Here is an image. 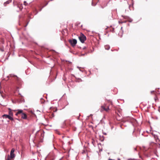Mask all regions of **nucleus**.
<instances>
[{
    "mask_svg": "<svg viewBox=\"0 0 160 160\" xmlns=\"http://www.w3.org/2000/svg\"><path fill=\"white\" fill-rule=\"evenodd\" d=\"M18 112L16 113V115H18V114H21V118L23 119H26L27 118V115L22 112L23 110H18Z\"/></svg>",
    "mask_w": 160,
    "mask_h": 160,
    "instance_id": "1",
    "label": "nucleus"
},
{
    "mask_svg": "<svg viewBox=\"0 0 160 160\" xmlns=\"http://www.w3.org/2000/svg\"><path fill=\"white\" fill-rule=\"evenodd\" d=\"M79 38L81 42L82 43H84L86 39V37L82 34L79 37Z\"/></svg>",
    "mask_w": 160,
    "mask_h": 160,
    "instance_id": "2",
    "label": "nucleus"
},
{
    "mask_svg": "<svg viewBox=\"0 0 160 160\" xmlns=\"http://www.w3.org/2000/svg\"><path fill=\"white\" fill-rule=\"evenodd\" d=\"M106 107V105L105 104H104L103 106H102L101 107L102 109L101 110V111L102 112L103 111H105L106 112H108L109 110V106H108L107 108H105Z\"/></svg>",
    "mask_w": 160,
    "mask_h": 160,
    "instance_id": "3",
    "label": "nucleus"
},
{
    "mask_svg": "<svg viewBox=\"0 0 160 160\" xmlns=\"http://www.w3.org/2000/svg\"><path fill=\"white\" fill-rule=\"evenodd\" d=\"M69 42L72 46L74 47L76 45L77 43V41L76 39H73L72 40H69Z\"/></svg>",
    "mask_w": 160,
    "mask_h": 160,
    "instance_id": "4",
    "label": "nucleus"
},
{
    "mask_svg": "<svg viewBox=\"0 0 160 160\" xmlns=\"http://www.w3.org/2000/svg\"><path fill=\"white\" fill-rule=\"evenodd\" d=\"M15 149L14 148L12 149L10 152V158H13L15 157V154H14V152Z\"/></svg>",
    "mask_w": 160,
    "mask_h": 160,
    "instance_id": "5",
    "label": "nucleus"
},
{
    "mask_svg": "<svg viewBox=\"0 0 160 160\" xmlns=\"http://www.w3.org/2000/svg\"><path fill=\"white\" fill-rule=\"evenodd\" d=\"M2 117L5 118H8L11 120H13V118L9 115L4 114L2 116Z\"/></svg>",
    "mask_w": 160,
    "mask_h": 160,
    "instance_id": "6",
    "label": "nucleus"
},
{
    "mask_svg": "<svg viewBox=\"0 0 160 160\" xmlns=\"http://www.w3.org/2000/svg\"><path fill=\"white\" fill-rule=\"evenodd\" d=\"M98 0H92V6H95L96 5Z\"/></svg>",
    "mask_w": 160,
    "mask_h": 160,
    "instance_id": "7",
    "label": "nucleus"
},
{
    "mask_svg": "<svg viewBox=\"0 0 160 160\" xmlns=\"http://www.w3.org/2000/svg\"><path fill=\"white\" fill-rule=\"evenodd\" d=\"M9 114L10 116L12 117L13 116V113L12 112V111L10 109H9Z\"/></svg>",
    "mask_w": 160,
    "mask_h": 160,
    "instance_id": "8",
    "label": "nucleus"
},
{
    "mask_svg": "<svg viewBox=\"0 0 160 160\" xmlns=\"http://www.w3.org/2000/svg\"><path fill=\"white\" fill-rule=\"evenodd\" d=\"M105 48L106 50H108L110 49V47L108 45H106L105 46Z\"/></svg>",
    "mask_w": 160,
    "mask_h": 160,
    "instance_id": "9",
    "label": "nucleus"
},
{
    "mask_svg": "<svg viewBox=\"0 0 160 160\" xmlns=\"http://www.w3.org/2000/svg\"><path fill=\"white\" fill-rule=\"evenodd\" d=\"M11 2L12 0H9V1H8L4 3V5L5 6L6 4H9L10 2Z\"/></svg>",
    "mask_w": 160,
    "mask_h": 160,
    "instance_id": "10",
    "label": "nucleus"
},
{
    "mask_svg": "<svg viewBox=\"0 0 160 160\" xmlns=\"http://www.w3.org/2000/svg\"><path fill=\"white\" fill-rule=\"evenodd\" d=\"M7 160H11L10 157H9V156H8V157L7 158Z\"/></svg>",
    "mask_w": 160,
    "mask_h": 160,
    "instance_id": "11",
    "label": "nucleus"
},
{
    "mask_svg": "<svg viewBox=\"0 0 160 160\" xmlns=\"http://www.w3.org/2000/svg\"><path fill=\"white\" fill-rule=\"evenodd\" d=\"M24 4H25V5H27V3H26V1H24Z\"/></svg>",
    "mask_w": 160,
    "mask_h": 160,
    "instance_id": "12",
    "label": "nucleus"
},
{
    "mask_svg": "<svg viewBox=\"0 0 160 160\" xmlns=\"http://www.w3.org/2000/svg\"><path fill=\"white\" fill-rule=\"evenodd\" d=\"M78 68H79V70H80V71H81V70H80V67H78Z\"/></svg>",
    "mask_w": 160,
    "mask_h": 160,
    "instance_id": "13",
    "label": "nucleus"
},
{
    "mask_svg": "<svg viewBox=\"0 0 160 160\" xmlns=\"http://www.w3.org/2000/svg\"><path fill=\"white\" fill-rule=\"evenodd\" d=\"M108 160H113V159H109Z\"/></svg>",
    "mask_w": 160,
    "mask_h": 160,
    "instance_id": "14",
    "label": "nucleus"
},
{
    "mask_svg": "<svg viewBox=\"0 0 160 160\" xmlns=\"http://www.w3.org/2000/svg\"><path fill=\"white\" fill-rule=\"evenodd\" d=\"M118 160H120V158H118Z\"/></svg>",
    "mask_w": 160,
    "mask_h": 160,
    "instance_id": "15",
    "label": "nucleus"
},
{
    "mask_svg": "<svg viewBox=\"0 0 160 160\" xmlns=\"http://www.w3.org/2000/svg\"><path fill=\"white\" fill-rule=\"evenodd\" d=\"M2 98H4V96L2 95Z\"/></svg>",
    "mask_w": 160,
    "mask_h": 160,
    "instance_id": "16",
    "label": "nucleus"
}]
</instances>
